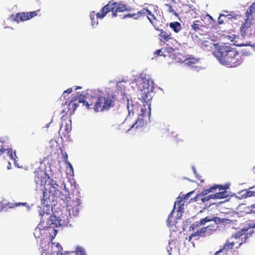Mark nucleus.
I'll return each instance as SVG.
<instances>
[{
	"label": "nucleus",
	"mask_w": 255,
	"mask_h": 255,
	"mask_svg": "<svg viewBox=\"0 0 255 255\" xmlns=\"http://www.w3.org/2000/svg\"><path fill=\"white\" fill-rule=\"evenodd\" d=\"M234 247L236 248L235 243L232 241L230 239L226 241V243L223 245L222 248L219 250L221 252H228L229 250L233 249Z\"/></svg>",
	"instance_id": "6ab92c4d"
},
{
	"label": "nucleus",
	"mask_w": 255,
	"mask_h": 255,
	"mask_svg": "<svg viewBox=\"0 0 255 255\" xmlns=\"http://www.w3.org/2000/svg\"><path fill=\"white\" fill-rule=\"evenodd\" d=\"M255 187V185L253 187H250L249 190L246 191L245 193L242 195V197L243 198H247L252 196H255V191L250 190L251 189H253Z\"/></svg>",
	"instance_id": "393cba45"
},
{
	"label": "nucleus",
	"mask_w": 255,
	"mask_h": 255,
	"mask_svg": "<svg viewBox=\"0 0 255 255\" xmlns=\"http://www.w3.org/2000/svg\"><path fill=\"white\" fill-rule=\"evenodd\" d=\"M253 25L251 19L246 18L240 27L241 34L242 37L244 38L246 36H249L253 34Z\"/></svg>",
	"instance_id": "1a4fd4ad"
},
{
	"label": "nucleus",
	"mask_w": 255,
	"mask_h": 255,
	"mask_svg": "<svg viewBox=\"0 0 255 255\" xmlns=\"http://www.w3.org/2000/svg\"><path fill=\"white\" fill-rule=\"evenodd\" d=\"M199 199H200V197L198 196V195L197 194L194 198H191L190 199V201L188 203L194 202H197V203H198V202L199 201Z\"/></svg>",
	"instance_id": "c9c22d12"
},
{
	"label": "nucleus",
	"mask_w": 255,
	"mask_h": 255,
	"mask_svg": "<svg viewBox=\"0 0 255 255\" xmlns=\"http://www.w3.org/2000/svg\"><path fill=\"white\" fill-rule=\"evenodd\" d=\"M6 150H7V153L8 155H9L11 159H14V158L13 156L12 149L10 148L6 149L3 148V147H1V148H0V155H1Z\"/></svg>",
	"instance_id": "c85d7f7f"
},
{
	"label": "nucleus",
	"mask_w": 255,
	"mask_h": 255,
	"mask_svg": "<svg viewBox=\"0 0 255 255\" xmlns=\"http://www.w3.org/2000/svg\"><path fill=\"white\" fill-rule=\"evenodd\" d=\"M196 38H198V36L197 35L195 36Z\"/></svg>",
	"instance_id": "4d7b16f0"
},
{
	"label": "nucleus",
	"mask_w": 255,
	"mask_h": 255,
	"mask_svg": "<svg viewBox=\"0 0 255 255\" xmlns=\"http://www.w3.org/2000/svg\"><path fill=\"white\" fill-rule=\"evenodd\" d=\"M49 200V197L47 195V193L46 191L43 192V196L41 199V203L46 206H48V201Z\"/></svg>",
	"instance_id": "a878e982"
},
{
	"label": "nucleus",
	"mask_w": 255,
	"mask_h": 255,
	"mask_svg": "<svg viewBox=\"0 0 255 255\" xmlns=\"http://www.w3.org/2000/svg\"><path fill=\"white\" fill-rule=\"evenodd\" d=\"M140 91L141 99L143 102L147 103L152 99L151 93L154 89L153 82L149 79L143 80L138 85Z\"/></svg>",
	"instance_id": "39448f33"
},
{
	"label": "nucleus",
	"mask_w": 255,
	"mask_h": 255,
	"mask_svg": "<svg viewBox=\"0 0 255 255\" xmlns=\"http://www.w3.org/2000/svg\"><path fill=\"white\" fill-rule=\"evenodd\" d=\"M226 17L227 15H225V14H220V16L219 17V18H218V23L219 24H222L224 23V20L223 19H221V17Z\"/></svg>",
	"instance_id": "4c0bfd02"
},
{
	"label": "nucleus",
	"mask_w": 255,
	"mask_h": 255,
	"mask_svg": "<svg viewBox=\"0 0 255 255\" xmlns=\"http://www.w3.org/2000/svg\"><path fill=\"white\" fill-rule=\"evenodd\" d=\"M208 193L207 192V191L206 189L203 190L202 192H201L200 193L198 194V196L199 197H202V196L206 197L205 196L207 195Z\"/></svg>",
	"instance_id": "58836bf2"
},
{
	"label": "nucleus",
	"mask_w": 255,
	"mask_h": 255,
	"mask_svg": "<svg viewBox=\"0 0 255 255\" xmlns=\"http://www.w3.org/2000/svg\"><path fill=\"white\" fill-rule=\"evenodd\" d=\"M47 186L49 188V194L53 197H57L58 194H59V186L57 184L56 181L50 178V180L48 181Z\"/></svg>",
	"instance_id": "4468645a"
},
{
	"label": "nucleus",
	"mask_w": 255,
	"mask_h": 255,
	"mask_svg": "<svg viewBox=\"0 0 255 255\" xmlns=\"http://www.w3.org/2000/svg\"><path fill=\"white\" fill-rule=\"evenodd\" d=\"M174 211V208L172 210V211L170 212V214L168 215V218L171 219L173 217V214Z\"/></svg>",
	"instance_id": "09e8293b"
},
{
	"label": "nucleus",
	"mask_w": 255,
	"mask_h": 255,
	"mask_svg": "<svg viewBox=\"0 0 255 255\" xmlns=\"http://www.w3.org/2000/svg\"><path fill=\"white\" fill-rule=\"evenodd\" d=\"M81 87L77 86V87L75 88V90L79 89H81Z\"/></svg>",
	"instance_id": "864d4df0"
},
{
	"label": "nucleus",
	"mask_w": 255,
	"mask_h": 255,
	"mask_svg": "<svg viewBox=\"0 0 255 255\" xmlns=\"http://www.w3.org/2000/svg\"><path fill=\"white\" fill-rule=\"evenodd\" d=\"M77 99L75 98L74 100H71L70 102H66L65 105L67 106L68 111L63 110L62 113L63 114L69 113L70 115L73 114L75 111L76 108L78 106V103L76 102Z\"/></svg>",
	"instance_id": "dca6fc26"
},
{
	"label": "nucleus",
	"mask_w": 255,
	"mask_h": 255,
	"mask_svg": "<svg viewBox=\"0 0 255 255\" xmlns=\"http://www.w3.org/2000/svg\"><path fill=\"white\" fill-rule=\"evenodd\" d=\"M76 255H86L85 251L81 247H78L75 251Z\"/></svg>",
	"instance_id": "7c9ffc66"
},
{
	"label": "nucleus",
	"mask_w": 255,
	"mask_h": 255,
	"mask_svg": "<svg viewBox=\"0 0 255 255\" xmlns=\"http://www.w3.org/2000/svg\"><path fill=\"white\" fill-rule=\"evenodd\" d=\"M170 218H168L167 219V225L168 226H172L173 225V224H172V222L171 220H170Z\"/></svg>",
	"instance_id": "a18cd8bd"
},
{
	"label": "nucleus",
	"mask_w": 255,
	"mask_h": 255,
	"mask_svg": "<svg viewBox=\"0 0 255 255\" xmlns=\"http://www.w3.org/2000/svg\"><path fill=\"white\" fill-rule=\"evenodd\" d=\"M215 55L222 65L229 68L237 67L244 61L243 54L226 44L219 46Z\"/></svg>",
	"instance_id": "f03ea898"
},
{
	"label": "nucleus",
	"mask_w": 255,
	"mask_h": 255,
	"mask_svg": "<svg viewBox=\"0 0 255 255\" xmlns=\"http://www.w3.org/2000/svg\"><path fill=\"white\" fill-rule=\"evenodd\" d=\"M72 127L71 124L65 123L64 124L63 122L61 123L60 128L59 130V134L60 135L64 136L68 135L70 131L71 130Z\"/></svg>",
	"instance_id": "f3484780"
},
{
	"label": "nucleus",
	"mask_w": 255,
	"mask_h": 255,
	"mask_svg": "<svg viewBox=\"0 0 255 255\" xmlns=\"http://www.w3.org/2000/svg\"><path fill=\"white\" fill-rule=\"evenodd\" d=\"M142 9L138 11L136 13H133L132 14V18H133L134 19H137L139 18V17H141L142 16Z\"/></svg>",
	"instance_id": "473e14b6"
},
{
	"label": "nucleus",
	"mask_w": 255,
	"mask_h": 255,
	"mask_svg": "<svg viewBox=\"0 0 255 255\" xmlns=\"http://www.w3.org/2000/svg\"><path fill=\"white\" fill-rule=\"evenodd\" d=\"M248 230H242L233 235L230 239L234 241L236 248H238L241 245L246 242L248 239Z\"/></svg>",
	"instance_id": "423d86ee"
},
{
	"label": "nucleus",
	"mask_w": 255,
	"mask_h": 255,
	"mask_svg": "<svg viewBox=\"0 0 255 255\" xmlns=\"http://www.w3.org/2000/svg\"><path fill=\"white\" fill-rule=\"evenodd\" d=\"M127 109L128 110L129 115H130L131 114L132 115L133 114L134 111H133V105H131V106H129L128 101V102Z\"/></svg>",
	"instance_id": "72a5a7b5"
},
{
	"label": "nucleus",
	"mask_w": 255,
	"mask_h": 255,
	"mask_svg": "<svg viewBox=\"0 0 255 255\" xmlns=\"http://www.w3.org/2000/svg\"><path fill=\"white\" fill-rule=\"evenodd\" d=\"M206 217H210V218L213 219L217 218L219 219V221L216 222L214 220H212L211 222H213L214 224H210L206 227H203L200 228L199 230H197L196 232L193 233L190 235L189 241H190L193 238L197 237V239L200 237H206L211 235L218 230L219 224L227 223V221H228L226 219L215 217L213 215L208 216Z\"/></svg>",
	"instance_id": "20e7f679"
},
{
	"label": "nucleus",
	"mask_w": 255,
	"mask_h": 255,
	"mask_svg": "<svg viewBox=\"0 0 255 255\" xmlns=\"http://www.w3.org/2000/svg\"><path fill=\"white\" fill-rule=\"evenodd\" d=\"M56 247H57V248H58V245L56 246Z\"/></svg>",
	"instance_id": "13d9d810"
},
{
	"label": "nucleus",
	"mask_w": 255,
	"mask_h": 255,
	"mask_svg": "<svg viewBox=\"0 0 255 255\" xmlns=\"http://www.w3.org/2000/svg\"><path fill=\"white\" fill-rule=\"evenodd\" d=\"M234 44L237 45V46H241L243 45L242 44H237V43H236V41H235Z\"/></svg>",
	"instance_id": "3c124183"
},
{
	"label": "nucleus",
	"mask_w": 255,
	"mask_h": 255,
	"mask_svg": "<svg viewBox=\"0 0 255 255\" xmlns=\"http://www.w3.org/2000/svg\"><path fill=\"white\" fill-rule=\"evenodd\" d=\"M200 60V58H199L190 57L186 58L183 61V63L191 68L198 71L201 69V67L198 65Z\"/></svg>",
	"instance_id": "f8f14e48"
},
{
	"label": "nucleus",
	"mask_w": 255,
	"mask_h": 255,
	"mask_svg": "<svg viewBox=\"0 0 255 255\" xmlns=\"http://www.w3.org/2000/svg\"><path fill=\"white\" fill-rule=\"evenodd\" d=\"M158 30H159V29ZM159 31L160 33L159 34V36L160 38V40L161 41H168L172 39L171 34H170V33H168L167 32L164 31L163 29H160Z\"/></svg>",
	"instance_id": "412c9836"
},
{
	"label": "nucleus",
	"mask_w": 255,
	"mask_h": 255,
	"mask_svg": "<svg viewBox=\"0 0 255 255\" xmlns=\"http://www.w3.org/2000/svg\"><path fill=\"white\" fill-rule=\"evenodd\" d=\"M64 159H65V163L67 164H68L70 166V167L73 170V167H72V166L71 165V164L67 161V159H68V155L67 154H65V156H64Z\"/></svg>",
	"instance_id": "79ce46f5"
},
{
	"label": "nucleus",
	"mask_w": 255,
	"mask_h": 255,
	"mask_svg": "<svg viewBox=\"0 0 255 255\" xmlns=\"http://www.w3.org/2000/svg\"><path fill=\"white\" fill-rule=\"evenodd\" d=\"M212 220H214L217 222L219 221V219L217 218H210V217H205L204 218H202L199 221H196L193 224H191L189 227L190 230L194 231V233L197 230H199V228L201 226L205 225L207 223L211 222Z\"/></svg>",
	"instance_id": "9d476101"
},
{
	"label": "nucleus",
	"mask_w": 255,
	"mask_h": 255,
	"mask_svg": "<svg viewBox=\"0 0 255 255\" xmlns=\"http://www.w3.org/2000/svg\"><path fill=\"white\" fill-rule=\"evenodd\" d=\"M168 252H169V255H171V253L169 252V251L168 250Z\"/></svg>",
	"instance_id": "6e6d98bb"
},
{
	"label": "nucleus",
	"mask_w": 255,
	"mask_h": 255,
	"mask_svg": "<svg viewBox=\"0 0 255 255\" xmlns=\"http://www.w3.org/2000/svg\"><path fill=\"white\" fill-rule=\"evenodd\" d=\"M142 16L145 15H147V17L149 20L150 22L153 24V20H156L155 15L147 8H142Z\"/></svg>",
	"instance_id": "aec40b11"
},
{
	"label": "nucleus",
	"mask_w": 255,
	"mask_h": 255,
	"mask_svg": "<svg viewBox=\"0 0 255 255\" xmlns=\"http://www.w3.org/2000/svg\"><path fill=\"white\" fill-rule=\"evenodd\" d=\"M193 193V191L190 192L186 194L185 196H184L183 197H182L183 200H186L188 199L189 197L190 196L191 194H192Z\"/></svg>",
	"instance_id": "37998d69"
},
{
	"label": "nucleus",
	"mask_w": 255,
	"mask_h": 255,
	"mask_svg": "<svg viewBox=\"0 0 255 255\" xmlns=\"http://www.w3.org/2000/svg\"><path fill=\"white\" fill-rule=\"evenodd\" d=\"M208 193L207 192V191L206 189L203 190L202 192H201L200 193L198 194V196L199 197H202V196L206 197L205 196L207 195Z\"/></svg>",
	"instance_id": "ea45409f"
},
{
	"label": "nucleus",
	"mask_w": 255,
	"mask_h": 255,
	"mask_svg": "<svg viewBox=\"0 0 255 255\" xmlns=\"http://www.w3.org/2000/svg\"><path fill=\"white\" fill-rule=\"evenodd\" d=\"M192 169H193V170L194 173L196 175V177H197V178H198L199 180H201V179H200V177H198V176L197 175V171H196V169H195V168L193 167L192 168Z\"/></svg>",
	"instance_id": "49530a36"
},
{
	"label": "nucleus",
	"mask_w": 255,
	"mask_h": 255,
	"mask_svg": "<svg viewBox=\"0 0 255 255\" xmlns=\"http://www.w3.org/2000/svg\"><path fill=\"white\" fill-rule=\"evenodd\" d=\"M165 6L167 7V10L171 13H175V10L173 9L172 6L170 4H165Z\"/></svg>",
	"instance_id": "e433bc0d"
},
{
	"label": "nucleus",
	"mask_w": 255,
	"mask_h": 255,
	"mask_svg": "<svg viewBox=\"0 0 255 255\" xmlns=\"http://www.w3.org/2000/svg\"><path fill=\"white\" fill-rule=\"evenodd\" d=\"M34 181L37 185L44 186L45 185L47 179L50 180V178L45 171L38 168L34 172Z\"/></svg>",
	"instance_id": "6e6552de"
},
{
	"label": "nucleus",
	"mask_w": 255,
	"mask_h": 255,
	"mask_svg": "<svg viewBox=\"0 0 255 255\" xmlns=\"http://www.w3.org/2000/svg\"><path fill=\"white\" fill-rule=\"evenodd\" d=\"M185 203V200H183V198L181 197L179 201H175L174 203V207L175 208V206L177 205L179 206V210L182 209L184 208V206Z\"/></svg>",
	"instance_id": "cd10ccee"
},
{
	"label": "nucleus",
	"mask_w": 255,
	"mask_h": 255,
	"mask_svg": "<svg viewBox=\"0 0 255 255\" xmlns=\"http://www.w3.org/2000/svg\"><path fill=\"white\" fill-rule=\"evenodd\" d=\"M155 54H156L157 56H162L163 55V52L161 50V49L157 50L155 53Z\"/></svg>",
	"instance_id": "c03bdc74"
},
{
	"label": "nucleus",
	"mask_w": 255,
	"mask_h": 255,
	"mask_svg": "<svg viewBox=\"0 0 255 255\" xmlns=\"http://www.w3.org/2000/svg\"><path fill=\"white\" fill-rule=\"evenodd\" d=\"M177 1L182 4V5H187L191 1V0H177Z\"/></svg>",
	"instance_id": "f704fd0d"
},
{
	"label": "nucleus",
	"mask_w": 255,
	"mask_h": 255,
	"mask_svg": "<svg viewBox=\"0 0 255 255\" xmlns=\"http://www.w3.org/2000/svg\"><path fill=\"white\" fill-rule=\"evenodd\" d=\"M132 14L133 13H128L127 15H125L124 16V17L125 18V17H130V18H132Z\"/></svg>",
	"instance_id": "de8ad7c7"
},
{
	"label": "nucleus",
	"mask_w": 255,
	"mask_h": 255,
	"mask_svg": "<svg viewBox=\"0 0 255 255\" xmlns=\"http://www.w3.org/2000/svg\"><path fill=\"white\" fill-rule=\"evenodd\" d=\"M128 10V9L126 5L121 2L110 1L96 14H95L94 11L90 13V16L91 19V24L93 26L97 25L98 23V18H103L106 14L110 11L112 12L113 17H116L118 12H122Z\"/></svg>",
	"instance_id": "7ed1b4c3"
},
{
	"label": "nucleus",
	"mask_w": 255,
	"mask_h": 255,
	"mask_svg": "<svg viewBox=\"0 0 255 255\" xmlns=\"http://www.w3.org/2000/svg\"><path fill=\"white\" fill-rule=\"evenodd\" d=\"M72 88H68L67 90L64 91L62 96H64V97L65 98V95L66 94H70L72 92Z\"/></svg>",
	"instance_id": "a19ab883"
},
{
	"label": "nucleus",
	"mask_w": 255,
	"mask_h": 255,
	"mask_svg": "<svg viewBox=\"0 0 255 255\" xmlns=\"http://www.w3.org/2000/svg\"><path fill=\"white\" fill-rule=\"evenodd\" d=\"M145 110L141 109V114L138 115L135 122L131 126L130 129L134 127L137 128L142 127L144 125L146 122L147 119L145 115Z\"/></svg>",
	"instance_id": "ddd939ff"
},
{
	"label": "nucleus",
	"mask_w": 255,
	"mask_h": 255,
	"mask_svg": "<svg viewBox=\"0 0 255 255\" xmlns=\"http://www.w3.org/2000/svg\"><path fill=\"white\" fill-rule=\"evenodd\" d=\"M80 203L78 199L72 202V204L67 205V209L69 211V214H72L73 216H76L78 214L79 210V206Z\"/></svg>",
	"instance_id": "2eb2a0df"
},
{
	"label": "nucleus",
	"mask_w": 255,
	"mask_h": 255,
	"mask_svg": "<svg viewBox=\"0 0 255 255\" xmlns=\"http://www.w3.org/2000/svg\"><path fill=\"white\" fill-rule=\"evenodd\" d=\"M218 189H224L222 188V185H216L210 187V188L206 189L208 193L213 192L214 190Z\"/></svg>",
	"instance_id": "c756f323"
},
{
	"label": "nucleus",
	"mask_w": 255,
	"mask_h": 255,
	"mask_svg": "<svg viewBox=\"0 0 255 255\" xmlns=\"http://www.w3.org/2000/svg\"><path fill=\"white\" fill-rule=\"evenodd\" d=\"M211 199H213L212 195H208L206 197L202 196V197H200L198 204H205L206 205H207V201H208Z\"/></svg>",
	"instance_id": "bb28decb"
},
{
	"label": "nucleus",
	"mask_w": 255,
	"mask_h": 255,
	"mask_svg": "<svg viewBox=\"0 0 255 255\" xmlns=\"http://www.w3.org/2000/svg\"><path fill=\"white\" fill-rule=\"evenodd\" d=\"M191 30H193L194 32H199L201 30V28L203 27L202 23L199 20H195L193 21V23L191 25Z\"/></svg>",
	"instance_id": "5701e85b"
},
{
	"label": "nucleus",
	"mask_w": 255,
	"mask_h": 255,
	"mask_svg": "<svg viewBox=\"0 0 255 255\" xmlns=\"http://www.w3.org/2000/svg\"><path fill=\"white\" fill-rule=\"evenodd\" d=\"M88 101H85L78 99V103H83L87 109H93L95 112L108 111L115 106V96L112 93H103L98 90L91 91V94L88 97Z\"/></svg>",
	"instance_id": "f257e3e1"
},
{
	"label": "nucleus",
	"mask_w": 255,
	"mask_h": 255,
	"mask_svg": "<svg viewBox=\"0 0 255 255\" xmlns=\"http://www.w3.org/2000/svg\"><path fill=\"white\" fill-rule=\"evenodd\" d=\"M66 223V222L62 220L55 215H51L47 220L48 227L53 229L58 226H61Z\"/></svg>",
	"instance_id": "9b49d317"
},
{
	"label": "nucleus",
	"mask_w": 255,
	"mask_h": 255,
	"mask_svg": "<svg viewBox=\"0 0 255 255\" xmlns=\"http://www.w3.org/2000/svg\"><path fill=\"white\" fill-rule=\"evenodd\" d=\"M221 252L220 251H218L215 253V255H218V254H219Z\"/></svg>",
	"instance_id": "603ef678"
},
{
	"label": "nucleus",
	"mask_w": 255,
	"mask_h": 255,
	"mask_svg": "<svg viewBox=\"0 0 255 255\" xmlns=\"http://www.w3.org/2000/svg\"><path fill=\"white\" fill-rule=\"evenodd\" d=\"M169 26L171 28L176 32L177 33L181 30V25L178 22H171L169 24Z\"/></svg>",
	"instance_id": "b1692460"
},
{
	"label": "nucleus",
	"mask_w": 255,
	"mask_h": 255,
	"mask_svg": "<svg viewBox=\"0 0 255 255\" xmlns=\"http://www.w3.org/2000/svg\"><path fill=\"white\" fill-rule=\"evenodd\" d=\"M252 35H255V26L253 25V34Z\"/></svg>",
	"instance_id": "8fccbe9b"
},
{
	"label": "nucleus",
	"mask_w": 255,
	"mask_h": 255,
	"mask_svg": "<svg viewBox=\"0 0 255 255\" xmlns=\"http://www.w3.org/2000/svg\"><path fill=\"white\" fill-rule=\"evenodd\" d=\"M57 197H59L60 199L63 200L64 201H67L68 199L69 198V197L67 194H63L61 193L60 191L59 194H58Z\"/></svg>",
	"instance_id": "2f4dec72"
},
{
	"label": "nucleus",
	"mask_w": 255,
	"mask_h": 255,
	"mask_svg": "<svg viewBox=\"0 0 255 255\" xmlns=\"http://www.w3.org/2000/svg\"><path fill=\"white\" fill-rule=\"evenodd\" d=\"M37 11H33L28 12H19L16 13L15 15L13 14H11L10 17L13 19V20L15 21L17 23H19L21 21H24L28 20L37 15Z\"/></svg>",
	"instance_id": "0eeeda50"
},
{
	"label": "nucleus",
	"mask_w": 255,
	"mask_h": 255,
	"mask_svg": "<svg viewBox=\"0 0 255 255\" xmlns=\"http://www.w3.org/2000/svg\"><path fill=\"white\" fill-rule=\"evenodd\" d=\"M20 204H23V203H18V204H16V205H15V206H17L18 205H20Z\"/></svg>",
	"instance_id": "5fc2aeb1"
},
{
	"label": "nucleus",
	"mask_w": 255,
	"mask_h": 255,
	"mask_svg": "<svg viewBox=\"0 0 255 255\" xmlns=\"http://www.w3.org/2000/svg\"><path fill=\"white\" fill-rule=\"evenodd\" d=\"M224 189H219V192L215 194L212 195L213 199H223L228 196L227 191L226 190L229 188L228 186H223Z\"/></svg>",
	"instance_id": "a211bd4d"
},
{
	"label": "nucleus",
	"mask_w": 255,
	"mask_h": 255,
	"mask_svg": "<svg viewBox=\"0 0 255 255\" xmlns=\"http://www.w3.org/2000/svg\"><path fill=\"white\" fill-rule=\"evenodd\" d=\"M255 12V2H253L250 6V7L247 9V12L246 13V18L249 19H252L253 16L252 14Z\"/></svg>",
	"instance_id": "4be33fe9"
}]
</instances>
